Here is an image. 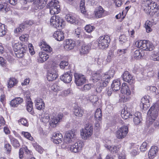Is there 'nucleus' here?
<instances>
[{"mask_svg": "<svg viewBox=\"0 0 159 159\" xmlns=\"http://www.w3.org/2000/svg\"><path fill=\"white\" fill-rule=\"evenodd\" d=\"M159 106L156 103L152 106L148 112V116L147 118L146 124L148 127L152 124L158 115Z\"/></svg>", "mask_w": 159, "mask_h": 159, "instance_id": "f257e3e1", "label": "nucleus"}, {"mask_svg": "<svg viewBox=\"0 0 159 159\" xmlns=\"http://www.w3.org/2000/svg\"><path fill=\"white\" fill-rule=\"evenodd\" d=\"M13 49L16 56L18 58L23 57L27 50V46L21 43H15L13 47Z\"/></svg>", "mask_w": 159, "mask_h": 159, "instance_id": "f03ea898", "label": "nucleus"}, {"mask_svg": "<svg viewBox=\"0 0 159 159\" xmlns=\"http://www.w3.org/2000/svg\"><path fill=\"white\" fill-rule=\"evenodd\" d=\"M51 25L56 28L61 29L64 28L65 25L64 20L58 16L54 15L50 19Z\"/></svg>", "mask_w": 159, "mask_h": 159, "instance_id": "7ed1b4c3", "label": "nucleus"}, {"mask_svg": "<svg viewBox=\"0 0 159 159\" xmlns=\"http://www.w3.org/2000/svg\"><path fill=\"white\" fill-rule=\"evenodd\" d=\"M110 42V37L108 36H102L100 37L96 43L99 47L101 49L107 48Z\"/></svg>", "mask_w": 159, "mask_h": 159, "instance_id": "20e7f679", "label": "nucleus"}, {"mask_svg": "<svg viewBox=\"0 0 159 159\" xmlns=\"http://www.w3.org/2000/svg\"><path fill=\"white\" fill-rule=\"evenodd\" d=\"M121 92L124 94L122 97V101L123 102H125L129 100V96L131 94V91L127 83H124L122 84Z\"/></svg>", "mask_w": 159, "mask_h": 159, "instance_id": "39448f33", "label": "nucleus"}, {"mask_svg": "<svg viewBox=\"0 0 159 159\" xmlns=\"http://www.w3.org/2000/svg\"><path fill=\"white\" fill-rule=\"evenodd\" d=\"M51 1L47 5V7L50 8V13L52 15L58 14L59 11L60 5L58 4L59 2L57 1Z\"/></svg>", "mask_w": 159, "mask_h": 159, "instance_id": "423d86ee", "label": "nucleus"}, {"mask_svg": "<svg viewBox=\"0 0 159 159\" xmlns=\"http://www.w3.org/2000/svg\"><path fill=\"white\" fill-rule=\"evenodd\" d=\"M76 131L74 129L67 131L64 139V142L67 143L74 142L76 139Z\"/></svg>", "mask_w": 159, "mask_h": 159, "instance_id": "0eeeda50", "label": "nucleus"}, {"mask_svg": "<svg viewBox=\"0 0 159 159\" xmlns=\"http://www.w3.org/2000/svg\"><path fill=\"white\" fill-rule=\"evenodd\" d=\"M93 132V127L91 125L88 126L87 125L84 129L81 131L80 135L83 139H85L90 137L92 134Z\"/></svg>", "mask_w": 159, "mask_h": 159, "instance_id": "6e6552de", "label": "nucleus"}, {"mask_svg": "<svg viewBox=\"0 0 159 159\" xmlns=\"http://www.w3.org/2000/svg\"><path fill=\"white\" fill-rule=\"evenodd\" d=\"M109 81L108 79L104 78L103 76L102 77V78L97 82L96 89L97 92L98 93L101 92L102 89L107 86Z\"/></svg>", "mask_w": 159, "mask_h": 159, "instance_id": "1a4fd4ad", "label": "nucleus"}, {"mask_svg": "<svg viewBox=\"0 0 159 159\" xmlns=\"http://www.w3.org/2000/svg\"><path fill=\"white\" fill-rule=\"evenodd\" d=\"M128 132V127L127 126H123L116 131V136L118 139H123L126 137Z\"/></svg>", "mask_w": 159, "mask_h": 159, "instance_id": "9d476101", "label": "nucleus"}, {"mask_svg": "<svg viewBox=\"0 0 159 159\" xmlns=\"http://www.w3.org/2000/svg\"><path fill=\"white\" fill-rule=\"evenodd\" d=\"M83 147V143L81 141H79L70 146L69 147L68 149L71 152L76 153L81 151Z\"/></svg>", "mask_w": 159, "mask_h": 159, "instance_id": "9b49d317", "label": "nucleus"}, {"mask_svg": "<svg viewBox=\"0 0 159 159\" xmlns=\"http://www.w3.org/2000/svg\"><path fill=\"white\" fill-rule=\"evenodd\" d=\"M75 83L78 86H80L85 83L86 79L84 75L80 74L75 73L74 74Z\"/></svg>", "mask_w": 159, "mask_h": 159, "instance_id": "f8f14e48", "label": "nucleus"}, {"mask_svg": "<svg viewBox=\"0 0 159 159\" xmlns=\"http://www.w3.org/2000/svg\"><path fill=\"white\" fill-rule=\"evenodd\" d=\"M72 74L70 70L67 71L60 77L61 80L65 83H70L72 79Z\"/></svg>", "mask_w": 159, "mask_h": 159, "instance_id": "ddd939ff", "label": "nucleus"}, {"mask_svg": "<svg viewBox=\"0 0 159 159\" xmlns=\"http://www.w3.org/2000/svg\"><path fill=\"white\" fill-rule=\"evenodd\" d=\"M149 97L148 96H145L141 99L140 106L141 108L144 110H146L150 106Z\"/></svg>", "mask_w": 159, "mask_h": 159, "instance_id": "4468645a", "label": "nucleus"}, {"mask_svg": "<svg viewBox=\"0 0 159 159\" xmlns=\"http://www.w3.org/2000/svg\"><path fill=\"white\" fill-rule=\"evenodd\" d=\"M57 77V73L54 68H52L51 70L48 71L47 75V79L49 81H52L54 80Z\"/></svg>", "mask_w": 159, "mask_h": 159, "instance_id": "2eb2a0df", "label": "nucleus"}, {"mask_svg": "<svg viewBox=\"0 0 159 159\" xmlns=\"http://www.w3.org/2000/svg\"><path fill=\"white\" fill-rule=\"evenodd\" d=\"M105 10L100 6L96 7L94 11L95 16L96 18H101L104 16Z\"/></svg>", "mask_w": 159, "mask_h": 159, "instance_id": "dca6fc26", "label": "nucleus"}, {"mask_svg": "<svg viewBox=\"0 0 159 159\" xmlns=\"http://www.w3.org/2000/svg\"><path fill=\"white\" fill-rule=\"evenodd\" d=\"M23 102V99L20 97H17L12 100L10 103V105L12 107H17L18 105L22 103Z\"/></svg>", "mask_w": 159, "mask_h": 159, "instance_id": "f3484780", "label": "nucleus"}, {"mask_svg": "<svg viewBox=\"0 0 159 159\" xmlns=\"http://www.w3.org/2000/svg\"><path fill=\"white\" fill-rule=\"evenodd\" d=\"M34 103L36 108L41 110L44 109L45 104L43 100L39 98H38L35 100Z\"/></svg>", "mask_w": 159, "mask_h": 159, "instance_id": "a211bd4d", "label": "nucleus"}, {"mask_svg": "<svg viewBox=\"0 0 159 159\" xmlns=\"http://www.w3.org/2000/svg\"><path fill=\"white\" fill-rule=\"evenodd\" d=\"M75 46V41L70 39H67L65 41L64 48L66 50H68L72 49Z\"/></svg>", "mask_w": 159, "mask_h": 159, "instance_id": "6ab92c4d", "label": "nucleus"}, {"mask_svg": "<svg viewBox=\"0 0 159 159\" xmlns=\"http://www.w3.org/2000/svg\"><path fill=\"white\" fill-rule=\"evenodd\" d=\"M39 46L42 50L49 52H51L52 51V48L43 40H42L39 43Z\"/></svg>", "mask_w": 159, "mask_h": 159, "instance_id": "aec40b11", "label": "nucleus"}, {"mask_svg": "<svg viewBox=\"0 0 159 159\" xmlns=\"http://www.w3.org/2000/svg\"><path fill=\"white\" fill-rule=\"evenodd\" d=\"M62 138V135L60 133H55L53 134L52 137L53 142L57 144H58L61 143Z\"/></svg>", "mask_w": 159, "mask_h": 159, "instance_id": "412c9836", "label": "nucleus"}, {"mask_svg": "<svg viewBox=\"0 0 159 159\" xmlns=\"http://www.w3.org/2000/svg\"><path fill=\"white\" fill-rule=\"evenodd\" d=\"M54 38L57 41H61L64 39V36L63 32L57 31L54 32L53 34Z\"/></svg>", "mask_w": 159, "mask_h": 159, "instance_id": "4be33fe9", "label": "nucleus"}, {"mask_svg": "<svg viewBox=\"0 0 159 159\" xmlns=\"http://www.w3.org/2000/svg\"><path fill=\"white\" fill-rule=\"evenodd\" d=\"M120 83L118 80H114L111 84V88L113 91H117L120 88Z\"/></svg>", "mask_w": 159, "mask_h": 159, "instance_id": "5701e85b", "label": "nucleus"}, {"mask_svg": "<svg viewBox=\"0 0 159 159\" xmlns=\"http://www.w3.org/2000/svg\"><path fill=\"white\" fill-rule=\"evenodd\" d=\"M124 81L129 83L133 80V76L128 71H125L122 75Z\"/></svg>", "mask_w": 159, "mask_h": 159, "instance_id": "b1692460", "label": "nucleus"}, {"mask_svg": "<svg viewBox=\"0 0 159 159\" xmlns=\"http://www.w3.org/2000/svg\"><path fill=\"white\" fill-rule=\"evenodd\" d=\"M146 43L147 40H142L138 41L135 43V45L138 48L143 49V50H146L147 48L146 47Z\"/></svg>", "mask_w": 159, "mask_h": 159, "instance_id": "393cba45", "label": "nucleus"}, {"mask_svg": "<svg viewBox=\"0 0 159 159\" xmlns=\"http://www.w3.org/2000/svg\"><path fill=\"white\" fill-rule=\"evenodd\" d=\"M158 149L157 146H152L148 153L149 157H155L156 156L157 153L158 152Z\"/></svg>", "mask_w": 159, "mask_h": 159, "instance_id": "a878e982", "label": "nucleus"}, {"mask_svg": "<svg viewBox=\"0 0 159 159\" xmlns=\"http://www.w3.org/2000/svg\"><path fill=\"white\" fill-rule=\"evenodd\" d=\"M82 45L81 48L80 49V54L81 55L88 54L90 49L89 47L86 44L84 43Z\"/></svg>", "mask_w": 159, "mask_h": 159, "instance_id": "bb28decb", "label": "nucleus"}, {"mask_svg": "<svg viewBox=\"0 0 159 159\" xmlns=\"http://www.w3.org/2000/svg\"><path fill=\"white\" fill-rule=\"evenodd\" d=\"M74 114L78 117H81L83 116L84 111L80 107H75L74 109Z\"/></svg>", "mask_w": 159, "mask_h": 159, "instance_id": "cd10ccee", "label": "nucleus"}, {"mask_svg": "<svg viewBox=\"0 0 159 159\" xmlns=\"http://www.w3.org/2000/svg\"><path fill=\"white\" fill-rule=\"evenodd\" d=\"M47 1H34V4L39 9L43 8L47 3Z\"/></svg>", "mask_w": 159, "mask_h": 159, "instance_id": "c85d7f7f", "label": "nucleus"}, {"mask_svg": "<svg viewBox=\"0 0 159 159\" xmlns=\"http://www.w3.org/2000/svg\"><path fill=\"white\" fill-rule=\"evenodd\" d=\"M105 147L113 153H117L119 150V148L115 146H110L107 144H105Z\"/></svg>", "mask_w": 159, "mask_h": 159, "instance_id": "c756f323", "label": "nucleus"}, {"mask_svg": "<svg viewBox=\"0 0 159 159\" xmlns=\"http://www.w3.org/2000/svg\"><path fill=\"white\" fill-rule=\"evenodd\" d=\"M65 18L66 20L70 23L77 24L78 23V20H76L75 17L70 15H66Z\"/></svg>", "mask_w": 159, "mask_h": 159, "instance_id": "7c9ffc66", "label": "nucleus"}, {"mask_svg": "<svg viewBox=\"0 0 159 159\" xmlns=\"http://www.w3.org/2000/svg\"><path fill=\"white\" fill-rule=\"evenodd\" d=\"M141 113L139 112H137L134 115V122L136 125H138L141 122Z\"/></svg>", "mask_w": 159, "mask_h": 159, "instance_id": "2f4dec72", "label": "nucleus"}, {"mask_svg": "<svg viewBox=\"0 0 159 159\" xmlns=\"http://www.w3.org/2000/svg\"><path fill=\"white\" fill-rule=\"evenodd\" d=\"M114 74V70L113 69H110L107 72L105 73L103 77L104 78L109 79L110 81V79L112 78Z\"/></svg>", "mask_w": 159, "mask_h": 159, "instance_id": "473e14b6", "label": "nucleus"}, {"mask_svg": "<svg viewBox=\"0 0 159 159\" xmlns=\"http://www.w3.org/2000/svg\"><path fill=\"white\" fill-rule=\"evenodd\" d=\"M102 78L101 75L99 72H96L93 74L92 79L93 82H97Z\"/></svg>", "mask_w": 159, "mask_h": 159, "instance_id": "72a5a7b5", "label": "nucleus"}, {"mask_svg": "<svg viewBox=\"0 0 159 159\" xmlns=\"http://www.w3.org/2000/svg\"><path fill=\"white\" fill-rule=\"evenodd\" d=\"M132 115L130 113L128 112L125 109L122 110L121 113V116L123 119H126L128 118H130Z\"/></svg>", "mask_w": 159, "mask_h": 159, "instance_id": "f704fd0d", "label": "nucleus"}, {"mask_svg": "<svg viewBox=\"0 0 159 159\" xmlns=\"http://www.w3.org/2000/svg\"><path fill=\"white\" fill-rule=\"evenodd\" d=\"M144 55V51L141 49H137L134 52V56L136 59H139L143 56Z\"/></svg>", "mask_w": 159, "mask_h": 159, "instance_id": "c9c22d12", "label": "nucleus"}, {"mask_svg": "<svg viewBox=\"0 0 159 159\" xmlns=\"http://www.w3.org/2000/svg\"><path fill=\"white\" fill-rule=\"evenodd\" d=\"M39 56L40 58V61L42 62L46 61L49 58V56L45 52H40L39 53Z\"/></svg>", "mask_w": 159, "mask_h": 159, "instance_id": "e433bc0d", "label": "nucleus"}, {"mask_svg": "<svg viewBox=\"0 0 159 159\" xmlns=\"http://www.w3.org/2000/svg\"><path fill=\"white\" fill-rule=\"evenodd\" d=\"M18 82L17 80L14 78H10L8 82V87L11 88L16 85Z\"/></svg>", "mask_w": 159, "mask_h": 159, "instance_id": "4c0bfd02", "label": "nucleus"}, {"mask_svg": "<svg viewBox=\"0 0 159 159\" xmlns=\"http://www.w3.org/2000/svg\"><path fill=\"white\" fill-rule=\"evenodd\" d=\"M147 3V5H149L150 9H153L158 7V6L157 3L152 2V1H145Z\"/></svg>", "mask_w": 159, "mask_h": 159, "instance_id": "58836bf2", "label": "nucleus"}, {"mask_svg": "<svg viewBox=\"0 0 159 159\" xmlns=\"http://www.w3.org/2000/svg\"><path fill=\"white\" fill-rule=\"evenodd\" d=\"M102 116V112L100 109H98L96 110L94 116L96 120H100Z\"/></svg>", "mask_w": 159, "mask_h": 159, "instance_id": "ea45409f", "label": "nucleus"}, {"mask_svg": "<svg viewBox=\"0 0 159 159\" xmlns=\"http://www.w3.org/2000/svg\"><path fill=\"white\" fill-rule=\"evenodd\" d=\"M33 104V102L30 100H29L27 103V110L31 114L33 113L32 111Z\"/></svg>", "mask_w": 159, "mask_h": 159, "instance_id": "a19ab883", "label": "nucleus"}, {"mask_svg": "<svg viewBox=\"0 0 159 159\" xmlns=\"http://www.w3.org/2000/svg\"><path fill=\"white\" fill-rule=\"evenodd\" d=\"M50 117L49 114H45L43 115L40 119L41 121L42 122L46 123L49 120Z\"/></svg>", "mask_w": 159, "mask_h": 159, "instance_id": "79ce46f5", "label": "nucleus"}, {"mask_svg": "<svg viewBox=\"0 0 159 159\" xmlns=\"http://www.w3.org/2000/svg\"><path fill=\"white\" fill-rule=\"evenodd\" d=\"M83 34L81 30L77 28L75 30L74 34L75 38H80L82 37Z\"/></svg>", "mask_w": 159, "mask_h": 159, "instance_id": "37998d69", "label": "nucleus"}, {"mask_svg": "<svg viewBox=\"0 0 159 159\" xmlns=\"http://www.w3.org/2000/svg\"><path fill=\"white\" fill-rule=\"evenodd\" d=\"M6 34L5 25L0 23V37H2Z\"/></svg>", "mask_w": 159, "mask_h": 159, "instance_id": "c03bdc74", "label": "nucleus"}, {"mask_svg": "<svg viewBox=\"0 0 159 159\" xmlns=\"http://www.w3.org/2000/svg\"><path fill=\"white\" fill-rule=\"evenodd\" d=\"M86 99L93 103H95L98 100V98L95 95H89L86 98Z\"/></svg>", "mask_w": 159, "mask_h": 159, "instance_id": "a18cd8bd", "label": "nucleus"}, {"mask_svg": "<svg viewBox=\"0 0 159 159\" xmlns=\"http://www.w3.org/2000/svg\"><path fill=\"white\" fill-rule=\"evenodd\" d=\"M151 59L154 61H159V53L156 52H153L151 55Z\"/></svg>", "mask_w": 159, "mask_h": 159, "instance_id": "49530a36", "label": "nucleus"}, {"mask_svg": "<svg viewBox=\"0 0 159 159\" xmlns=\"http://www.w3.org/2000/svg\"><path fill=\"white\" fill-rule=\"evenodd\" d=\"M146 45V47L147 48V49H146V51H152L154 48L152 43L149 41H147Z\"/></svg>", "mask_w": 159, "mask_h": 159, "instance_id": "de8ad7c7", "label": "nucleus"}, {"mask_svg": "<svg viewBox=\"0 0 159 159\" xmlns=\"http://www.w3.org/2000/svg\"><path fill=\"white\" fill-rule=\"evenodd\" d=\"M25 26L24 23L20 24L19 25V26L15 30V33H18L19 32H22L24 30Z\"/></svg>", "mask_w": 159, "mask_h": 159, "instance_id": "09e8293b", "label": "nucleus"}, {"mask_svg": "<svg viewBox=\"0 0 159 159\" xmlns=\"http://www.w3.org/2000/svg\"><path fill=\"white\" fill-rule=\"evenodd\" d=\"M11 141L12 145L15 148H18L20 146V144L16 139L14 138H12L11 139Z\"/></svg>", "mask_w": 159, "mask_h": 159, "instance_id": "8fccbe9b", "label": "nucleus"}, {"mask_svg": "<svg viewBox=\"0 0 159 159\" xmlns=\"http://www.w3.org/2000/svg\"><path fill=\"white\" fill-rule=\"evenodd\" d=\"M22 134L23 135L25 138L30 140L32 141L33 139V138L31 136L30 134L28 132L23 131L22 132Z\"/></svg>", "mask_w": 159, "mask_h": 159, "instance_id": "3c124183", "label": "nucleus"}, {"mask_svg": "<svg viewBox=\"0 0 159 159\" xmlns=\"http://www.w3.org/2000/svg\"><path fill=\"white\" fill-rule=\"evenodd\" d=\"M7 4L4 3V4H0V11H2L3 12H6L9 10V8L7 7Z\"/></svg>", "mask_w": 159, "mask_h": 159, "instance_id": "603ef678", "label": "nucleus"}, {"mask_svg": "<svg viewBox=\"0 0 159 159\" xmlns=\"http://www.w3.org/2000/svg\"><path fill=\"white\" fill-rule=\"evenodd\" d=\"M58 122L59 120L55 117L51 119L50 121L49 124L51 126L54 127L56 126V125L58 123Z\"/></svg>", "mask_w": 159, "mask_h": 159, "instance_id": "864d4df0", "label": "nucleus"}, {"mask_svg": "<svg viewBox=\"0 0 159 159\" xmlns=\"http://www.w3.org/2000/svg\"><path fill=\"white\" fill-rule=\"evenodd\" d=\"M80 8L82 13H84L86 12L85 7L84 1H81L80 4Z\"/></svg>", "mask_w": 159, "mask_h": 159, "instance_id": "5fc2aeb1", "label": "nucleus"}, {"mask_svg": "<svg viewBox=\"0 0 159 159\" xmlns=\"http://www.w3.org/2000/svg\"><path fill=\"white\" fill-rule=\"evenodd\" d=\"M127 39L128 38L125 35H121L119 37V41L121 44L126 43L128 41Z\"/></svg>", "mask_w": 159, "mask_h": 159, "instance_id": "6e6d98bb", "label": "nucleus"}, {"mask_svg": "<svg viewBox=\"0 0 159 159\" xmlns=\"http://www.w3.org/2000/svg\"><path fill=\"white\" fill-rule=\"evenodd\" d=\"M148 143L146 142H144L140 147V150L141 151L144 152L146 151L148 147Z\"/></svg>", "mask_w": 159, "mask_h": 159, "instance_id": "4d7b16f0", "label": "nucleus"}, {"mask_svg": "<svg viewBox=\"0 0 159 159\" xmlns=\"http://www.w3.org/2000/svg\"><path fill=\"white\" fill-rule=\"evenodd\" d=\"M68 63L67 61H61L59 64L60 67L61 69H65L68 66Z\"/></svg>", "mask_w": 159, "mask_h": 159, "instance_id": "13d9d810", "label": "nucleus"}, {"mask_svg": "<svg viewBox=\"0 0 159 159\" xmlns=\"http://www.w3.org/2000/svg\"><path fill=\"white\" fill-rule=\"evenodd\" d=\"M34 147L35 148L36 150L38 151V152L40 153H43V149L41 147L37 144H34Z\"/></svg>", "mask_w": 159, "mask_h": 159, "instance_id": "bf43d9fd", "label": "nucleus"}, {"mask_svg": "<svg viewBox=\"0 0 159 159\" xmlns=\"http://www.w3.org/2000/svg\"><path fill=\"white\" fill-rule=\"evenodd\" d=\"M91 89V85L89 84L84 85L83 87L80 88V90L82 91H86Z\"/></svg>", "mask_w": 159, "mask_h": 159, "instance_id": "052dcab7", "label": "nucleus"}, {"mask_svg": "<svg viewBox=\"0 0 159 159\" xmlns=\"http://www.w3.org/2000/svg\"><path fill=\"white\" fill-rule=\"evenodd\" d=\"M94 29V27L90 25H87L85 27V30L88 33L91 32Z\"/></svg>", "mask_w": 159, "mask_h": 159, "instance_id": "680f3d73", "label": "nucleus"}, {"mask_svg": "<svg viewBox=\"0 0 159 159\" xmlns=\"http://www.w3.org/2000/svg\"><path fill=\"white\" fill-rule=\"evenodd\" d=\"M29 37L28 34H23L20 37V39L22 41H26L28 40Z\"/></svg>", "mask_w": 159, "mask_h": 159, "instance_id": "e2e57ef3", "label": "nucleus"}, {"mask_svg": "<svg viewBox=\"0 0 159 159\" xmlns=\"http://www.w3.org/2000/svg\"><path fill=\"white\" fill-rule=\"evenodd\" d=\"M19 122L20 124H21L26 126H28V123L27 120L24 118L20 119L19 120Z\"/></svg>", "mask_w": 159, "mask_h": 159, "instance_id": "0e129e2a", "label": "nucleus"}, {"mask_svg": "<svg viewBox=\"0 0 159 159\" xmlns=\"http://www.w3.org/2000/svg\"><path fill=\"white\" fill-rule=\"evenodd\" d=\"M34 23V21L32 20H30L25 21L24 23V25L26 27L28 26H30L32 25Z\"/></svg>", "mask_w": 159, "mask_h": 159, "instance_id": "69168bd1", "label": "nucleus"}, {"mask_svg": "<svg viewBox=\"0 0 159 159\" xmlns=\"http://www.w3.org/2000/svg\"><path fill=\"white\" fill-rule=\"evenodd\" d=\"M113 57V54L112 52H109L108 54V56L106 60L107 62H110L112 60Z\"/></svg>", "mask_w": 159, "mask_h": 159, "instance_id": "338daca9", "label": "nucleus"}, {"mask_svg": "<svg viewBox=\"0 0 159 159\" xmlns=\"http://www.w3.org/2000/svg\"><path fill=\"white\" fill-rule=\"evenodd\" d=\"M24 149L23 148H20L19 151V156L20 159H22L23 157Z\"/></svg>", "mask_w": 159, "mask_h": 159, "instance_id": "774afa93", "label": "nucleus"}]
</instances>
